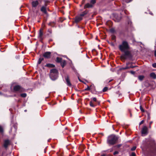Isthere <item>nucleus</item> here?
<instances>
[{"label": "nucleus", "instance_id": "bb28decb", "mask_svg": "<svg viewBox=\"0 0 156 156\" xmlns=\"http://www.w3.org/2000/svg\"><path fill=\"white\" fill-rule=\"evenodd\" d=\"M92 99L94 101L97 102L98 104H100V102L99 101H97V99L96 98H92Z\"/></svg>", "mask_w": 156, "mask_h": 156}, {"label": "nucleus", "instance_id": "4c0bfd02", "mask_svg": "<svg viewBox=\"0 0 156 156\" xmlns=\"http://www.w3.org/2000/svg\"><path fill=\"white\" fill-rule=\"evenodd\" d=\"M48 31L50 34H51L52 33V30L50 29H48Z\"/></svg>", "mask_w": 156, "mask_h": 156}, {"label": "nucleus", "instance_id": "c85d7f7f", "mask_svg": "<svg viewBox=\"0 0 156 156\" xmlns=\"http://www.w3.org/2000/svg\"><path fill=\"white\" fill-rule=\"evenodd\" d=\"M20 96L23 98H25L27 96V94L26 93H23L20 94Z\"/></svg>", "mask_w": 156, "mask_h": 156}, {"label": "nucleus", "instance_id": "4468645a", "mask_svg": "<svg viewBox=\"0 0 156 156\" xmlns=\"http://www.w3.org/2000/svg\"><path fill=\"white\" fill-rule=\"evenodd\" d=\"M46 9L47 7L45 6H42L41 8V11L44 13L46 14L47 13Z\"/></svg>", "mask_w": 156, "mask_h": 156}, {"label": "nucleus", "instance_id": "37998d69", "mask_svg": "<svg viewBox=\"0 0 156 156\" xmlns=\"http://www.w3.org/2000/svg\"><path fill=\"white\" fill-rule=\"evenodd\" d=\"M119 152L118 151H115L114 152V153H113V154L114 155H115L116 154H118Z\"/></svg>", "mask_w": 156, "mask_h": 156}, {"label": "nucleus", "instance_id": "de8ad7c7", "mask_svg": "<svg viewBox=\"0 0 156 156\" xmlns=\"http://www.w3.org/2000/svg\"><path fill=\"white\" fill-rule=\"evenodd\" d=\"M90 90V88L89 87H88L87 88L85 89V90Z\"/></svg>", "mask_w": 156, "mask_h": 156}, {"label": "nucleus", "instance_id": "5701e85b", "mask_svg": "<svg viewBox=\"0 0 156 156\" xmlns=\"http://www.w3.org/2000/svg\"><path fill=\"white\" fill-rule=\"evenodd\" d=\"M62 61V59L59 57H57L56 62H61Z\"/></svg>", "mask_w": 156, "mask_h": 156}, {"label": "nucleus", "instance_id": "412c9836", "mask_svg": "<svg viewBox=\"0 0 156 156\" xmlns=\"http://www.w3.org/2000/svg\"><path fill=\"white\" fill-rule=\"evenodd\" d=\"M44 60V58L42 57L40 58L38 61L37 64H40L41 63V62Z\"/></svg>", "mask_w": 156, "mask_h": 156}, {"label": "nucleus", "instance_id": "79ce46f5", "mask_svg": "<svg viewBox=\"0 0 156 156\" xmlns=\"http://www.w3.org/2000/svg\"><path fill=\"white\" fill-rule=\"evenodd\" d=\"M153 123V122L152 121H151V122H150V123H149V128H151V124H152V123Z\"/></svg>", "mask_w": 156, "mask_h": 156}, {"label": "nucleus", "instance_id": "7c9ffc66", "mask_svg": "<svg viewBox=\"0 0 156 156\" xmlns=\"http://www.w3.org/2000/svg\"><path fill=\"white\" fill-rule=\"evenodd\" d=\"M90 105L92 107H94L95 105H94V104L92 102V101H90Z\"/></svg>", "mask_w": 156, "mask_h": 156}, {"label": "nucleus", "instance_id": "a18cd8bd", "mask_svg": "<svg viewBox=\"0 0 156 156\" xmlns=\"http://www.w3.org/2000/svg\"><path fill=\"white\" fill-rule=\"evenodd\" d=\"M130 73L132 74H134L135 73V72L134 71H130Z\"/></svg>", "mask_w": 156, "mask_h": 156}, {"label": "nucleus", "instance_id": "393cba45", "mask_svg": "<svg viewBox=\"0 0 156 156\" xmlns=\"http://www.w3.org/2000/svg\"><path fill=\"white\" fill-rule=\"evenodd\" d=\"M0 133H3V127L0 125Z\"/></svg>", "mask_w": 156, "mask_h": 156}, {"label": "nucleus", "instance_id": "603ef678", "mask_svg": "<svg viewBox=\"0 0 156 156\" xmlns=\"http://www.w3.org/2000/svg\"><path fill=\"white\" fill-rule=\"evenodd\" d=\"M1 94V92H0V94Z\"/></svg>", "mask_w": 156, "mask_h": 156}, {"label": "nucleus", "instance_id": "ea45409f", "mask_svg": "<svg viewBox=\"0 0 156 156\" xmlns=\"http://www.w3.org/2000/svg\"><path fill=\"white\" fill-rule=\"evenodd\" d=\"M152 66L153 67L156 68V63H154L152 64Z\"/></svg>", "mask_w": 156, "mask_h": 156}, {"label": "nucleus", "instance_id": "ddd939ff", "mask_svg": "<svg viewBox=\"0 0 156 156\" xmlns=\"http://www.w3.org/2000/svg\"><path fill=\"white\" fill-rule=\"evenodd\" d=\"M147 128L146 126H144L142 129V133L143 134H146L147 133Z\"/></svg>", "mask_w": 156, "mask_h": 156}, {"label": "nucleus", "instance_id": "f704fd0d", "mask_svg": "<svg viewBox=\"0 0 156 156\" xmlns=\"http://www.w3.org/2000/svg\"><path fill=\"white\" fill-rule=\"evenodd\" d=\"M136 148V146H134L131 148V150L132 151H134L135 150Z\"/></svg>", "mask_w": 156, "mask_h": 156}, {"label": "nucleus", "instance_id": "a211bd4d", "mask_svg": "<svg viewBox=\"0 0 156 156\" xmlns=\"http://www.w3.org/2000/svg\"><path fill=\"white\" fill-rule=\"evenodd\" d=\"M150 76L153 79H155L156 78V75L154 73H152L150 74Z\"/></svg>", "mask_w": 156, "mask_h": 156}, {"label": "nucleus", "instance_id": "aec40b11", "mask_svg": "<svg viewBox=\"0 0 156 156\" xmlns=\"http://www.w3.org/2000/svg\"><path fill=\"white\" fill-rule=\"evenodd\" d=\"M46 66L47 67H50V68H53V67H55L54 65L52 64H49V63L47 64L46 65Z\"/></svg>", "mask_w": 156, "mask_h": 156}, {"label": "nucleus", "instance_id": "dca6fc26", "mask_svg": "<svg viewBox=\"0 0 156 156\" xmlns=\"http://www.w3.org/2000/svg\"><path fill=\"white\" fill-rule=\"evenodd\" d=\"M53 74V75L52 77L50 76V77L52 80H56L58 77V73H56V75H55V73Z\"/></svg>", "mask_w": 156, "mask_h": 156}, {"label": "nucleus", "instance_id": "3c124183", "mask_svg": "<svg viewBox=\"0 0 156 156\" xmlns=\"http://www.w3.org/2000/svg\"><path fill=\"white\" fill-rule=\"evenodd\" d=\"M14 125V124H12H12H11V125H12H12Z\"/></svg>", "mask_w": 156, "mask_h": 156}, {"label": "nucleus", "instance_id": "1a4fd4ad", "mask_svg": "<svg viewBox=\"0 0 156 156\" xmlns=\"http://www.w3.org/2000/svg\"><path fill=\"white\" fill-rule=\"evenodd\" d=\"M43 29H41L40 30L38 37L41 40L43 39Z\"/></svg>", "mask_w": 156, "mask_h": 156}, {"label": "nucleus", "instance_id": "9b49d317", "mask_svg": "<svg viewBox=\"0 0 156 156\" xmlns=\"http://www.w3.org/2000/svg\"><path fill=\"white\" fill-rule=\"evenodd\" d=\"M31 4L33 7L35 8L37 7L39 4V2L38 1L36 0L33 1Z\"/></svg>", "mask_w": 156, "mask_h": 156}, {"label": "nucleus", "instance_id": "e433bc0d", "mask_svg": "<svg viewBox=\"0 0 156 156\" xmlns=\"http://www.w3.org/2000/svg\"><path fill=\"white\" fill-rule=\"evenodd\" d=\"M47 2H48L45 1V3H44V5H43V6H45L46 7H47V6L48 5Z\"/></svg>", "mask_w": 156, "mask_h": 156}, {"label": "nucleus", "instance_id": "4be33fe9", "mask_svg": "<svg viewBox=\"0 0 156 156\" xmlns=\"http://www.w3.org/2000/svg\"><path fill=\"white\" fill-rule=\"evenodd\" d=\"M134 67V66H130V67H129L128 66H126L125 67L122 68V69H129V68H133Z\"/></svg>", "mask_w": 156, "mask_h": 156}, {"label": "nucleus", "instance_id": "7ed1b4c3", "mask_svg": "<svg viewBox=\"0 0 156 156\" xmlns=\"http://www.w3.org/2000/svg\"><path fill=\"white\" fill-rule=\"evenodd\" d=\"M118 139V137L116 136L112 135L108 137L107 142L110 144L113 145L116 143Z\"/></svg>", "mask_w": 156, "mask_h": 156}, {"label": "nucleus", "instance_id": "8fccbe9b", "mask_svg": "<svg viewBox=\"0 0 156 156\" xmlns=\"http://www.w3.org/2000/svg\"><path fill=\"white\" fill-rule=\"evenodd\" d=\"M101 156H105V154H103Z\"/></svg>", "mask_w": 156, "mask_h": 156}, {"label": "nucleus", "instance_id": "39448f33", "mask_svg": "<svg viewBox=\"0 0 156 156\" xmlns=\"http://www.w3.org/2000/svg\"><path fill=\"white\" fill-rule=\"evenodd\" d=\"M17 129V125L16 124L12 125V127L11 128L10 130L9 131V133L10 134L12 135L15 134L16 132V129Z\"/></svg>", "mask_w": 156, "mask_h": 156}, {"label": "nucleus", "instance_id": "b1692460", "mask_svg": "<svg viewBox=\"0 0 156 156\" xmlns=\"http://www.w3.org/2000/svg\"><path fill=\"white\" fill-rule=\"evenodd\" d=\"M144 78V76L142 75H140L139 76L138 78V79L140 81H142Z\"/></svg>", "mask_w": 156, "mask_h": 156}, {"label": "nucleus", "instance_id": "c03bdc74", "mask_svg": "<svg viewBox=\"0 0 156 156\" xmlns=\"http://www.w3.org/2000/svg\"><path fill=\"white\" fill-rule=\"evenodd\" d=\"M144 122V120H142V121H141L140 122V125L142 124H143Z\"/></svg>", "mask_w": 156, "mask_h": 156}, {"label": "nucleus", "instance_id": "473e14b6", "mask_svg": "<svg viewBox=\"0 0 156 156\" xmlns=\"http://www.w3.org/2000/svg\"><path fill=\"white\" fill-rule=\"evenodd\" d=\"M108 88L107 87H104L103 88V92H105L107 91V90H108Z\"/></svg>", "mask_w": 156, "mask_h": 156}, {"label": "nucleus", "instance_id": "49530a36", "mask_svg": "<svg viewBox=\"0 0 156 156\" xmlns=\"http://www.w3.org/2000/svg\"><path fill=\"white\" fill-rule=\"evenodd\" d=\"M131 23H132V22H131V21H129L128 22V24L131 25Z\"/></svg>", "mask_w": 156, "mask_h": 156}, {"label": "nucleus", "instance_id": "0eeeda50", "mask_svg": "<svg viewBox=\"0 0 156 156\" xmlns=\"http://www.w3.org/2000/svg\"><path fill=\"white\" fill-rule=\"evenodd\" d=\"M10 141L8 139L5 140L4 141L3 146L5 148H7L8 145L10 144Z\"/></svg>", "mask_w": 156, "mask_h": 156}, {"label": "nucleus", "instance_id": "f8f14e48", "mask_svg": "<svg viewBox=\"0 0 156 156\" xmlns=\"http://www.w3.org/2000/svg\"><path fill=\"white\" fill-rule=\"evenodd\" d=\"M82 17L80 15L76 16L75 18V21L76 23H77L82 20Z\"/></svg>", "mask_w": 156, "mask_h": 156}, {"label": "nucleus", "instance_id": "2eb2a0df", "mask_svg": "<svg viewBox=\"0 0 156 156\" xmlns=\"http://www.w3.org/2000/svg\"><path fill=\"white\" fill-rule=\"evenodd\" d=\"M94 5H92L90 3H87L84 6V8H91Z\"/></svg>", "mask_w": 156, "mask_h": 156}, {"label": "nucleus", "instance_id": "9d476101", "mask_svg": "<svg viewBox=\"0 0 156 156\" xmlns=\"http://www.w3.org/2000/svg\"><path fill=\"white\" fill-rule=\"evenodd\" d=\"M51 54V53L50 52L47 51L44 53L43 56L45 58H48L50 57Z\"/></svg>", "mask_w": 156, "mask_h": 156}, {"label": "nucleus", "instance_id": "6ab92c4d", "mask_svg": "<svg viewBox=\"0 0 156 156\" xmlns=\"http://www.w3.org/2000/svg\"><path fill=\"white\" fill-rule=\"evenodd\" d=\"M87 12L86 11H84L82 12L80 15V16L81 17H82L84 16L85 15L87 14Z\"/></svg>", "mask_w": 156, "mask_h": 156}, {"label": "nucleus", "instance_id": "c9c22d12", "mask_svg": "<svg viewBox=\"0 0 156 156\" xmlns=\"http://www.w3.org/2000/svg\"><path fill=\"white\" fill-rule=\"evenodd\" d=\"M130 156H136V154L134 152H133L132 154L130 155Z\"/></svg>", "mask_w": 156, "mask_h": 156}, {"label": "nucleus", "instance_id": "72a5a7b5", "mask_svg": "<svg viewBox=\"0 0 156 156\" xmlns=\"http://www.w3.org/2000/svg\"><path fill=\"white\" fill-rule=\"evenodd\" d=\"M140 109L141 111L142 112H144V109L142 107V106H141V105H140Z\"/></svg>", "mask_w": 156, "mask_h": 156}, {"label": "nucleus", "instance_id": "f03ea898", "mask_svg": "<svg viewBox=\"0 0 156 156\" xmlns=\"http://www.w3.org/2000/svg\"><path fill=\"white\" fill-rule=\"evenodd\" d=\"M145 145L152 153H154L156 151V143L154 140L151 138L146 139L144 141Z\"/></svg>", "mask_w": 156, "mask_h": 156}, {"label": "nucleus", "instance_id": "c756f323", "mask_svg": "<svg viewBox=\"0 0 156 156\" xmlns=\"http://www.w3.org/2000/svg\"><path fill=\"white\" fill-rule=\"evenodd\" d=\"M110 31L112 33H114L115 32V31L114 28H112L110 29Z\"/></svg>", "mask_w": 156, "mask_h": 156}, {"label": "nucleus", "instance_id": "20e7f679", "mask_svg": "<svg viewBox=\"0 0 156 156\" xmlns=\"http://www.w3.org/2000/svg\"><path fill=\"white\" fill-rule=\"evenodd\" d=\"M13 91L14 92H23L24 90L20 85H16L14 87Z\"/></svg>", "mask_w": 156, "mask_h": 156}, {"label": "nucleus", "instance_id": "a878e982", "mask_svg": "<svg viewBox=\"0 0 156 156\" xmlns=\"http://www.w3.org/2000/svg\"><path fill=\"white\" fill-rule=\"evenodd\" d=\"M96 2V0H91L90 1V3L92 5H93Z\"/></svg>", "mask_w": 156, "mask_h": 156}, {"label": "nucleus", "instance_id": "423d86ee", "mask_svg": "<svg viewBox=\"0 0 156 156\" xmlns=\"http://www.w3.org/2000/svg\"><path fill=\"white\" fill-rule=\"evenodd\" d=\"M65 79L67 85L69 87H71L72 84L70 82L69 76H66L65 77Z\"/></svg>", "mask_w": 156, "mask_h": 156}, {"label": "nucleus", "instance_id": "6e6552de", "mask_svg": "<svg viewBox=\"0 0 156 156\" xmlns=\"http://www.w3.org/2000/svg\"><path fill=\"white\" fill-rule=\"evenodd\" d=\"M58 73V71L56 69H52L50 71V76L52 77L53 76L54 74H55L56 75V73Z\"/></svg>", "mask_w": 156, "mask_h": 156}, {"label": "nucleus", "instance_id": "58836bf2", "mask_svg": "<svg viewBox=\"0 0 156 156\" xmlns=\"http://www.w3.org/2000/svg\"><path fill=\"white\" fill-rule=\"evenodd\" d=\"M154 55L156 57V44L155 46Z\"/></svg>", "mask_w": 156, "mask_h": 156}, {"label": "nucleus", "instance_id": "09e8293b", "mask_svg": "<svg viewBox=\"0 0 156 156\" xmlns=\"http://www.w3.org/2000/svg\"><path fill=\"white\" fill-rule=\"evenodd\" d=\"M129 112L130 113V116L131 117L132 116V114H131V113L130 110H129Z\"/></svg>", "mask_w": 156, "mask_h": 156}, {"label": "nucleus", "instance_id": "f3484780", "mask_svg": "<svg viewBox=\"0 0 156 156\" xmlns=\"http://www.w3.org/2000/svg\"><path fill=\"white\" fill-rule=\"evenodd\" d=\"M60 63L61 65L63 68L65 66L66 64V62L65 60L62 61Z\"/></svg>", "mask_w": 156, "mask_h": 156}, {"label": "nucleus", "instance_id": "cd10ccee", "mask_svg": "<svg viewBox=\"0 0 156 156\" xmlns=\"http://www.w3.org/2000/svg\"><path fill=\"white\" fill-rule=\"evenodd\" d=\"M55 24V23L54 22H51L48 24V25L52 27H53Z\"/></svg>", "mask_w": 156, "mask_h": 156}, {"label": "nucleus", "instance_id": "2f4dec72", "mask_svg": "<svg viewBox=\"0 0 156 156\" xmlns=\"http://www.w3.org/2000/svg\"><path fill=\"white\" fill-rule=\"evenodd\" d=\"M112 39L113 40H115L116 36L115 35H112Z\"/></svg>", "mask_w": 156, "mask_h": 156}, {"label": "nucleus", "instance_id": "a19ab883", "mask_svg": "<svg viewBox=\"0 0 156 156\" xmlns=\"http://www.w3.org/2000/svg\"><path fill=\"white\" fill-rule=\"evenodd\" d=\"M150 119V116L149 114H148L147 115V120H149Z\"/></svg>", "mask_w": 156, "mask_h": 156}, {"label": "nucleus", "instance_id": "f257e3e1", "mask_svg": "<svg viewBox=\"0 0 156 156\" xmlns=\"http://www.w3.org/2000/svg\"><path fill=\"white\" fill-rule=\"evenodd\" d=\"M119 49L122 52H124V54L121 56V58L124 59L126 58L127 57H129L130 55V52L128 51L130 47L128 42L126 41H123L121 44L119 46Z\"/></svg>", "mask_w": 156, "mask_h": 156}]
</instances>
